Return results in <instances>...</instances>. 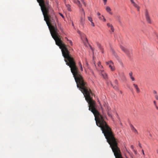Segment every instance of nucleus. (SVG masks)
Instances as JSON below:
<instances>
[{
  "mask_svg": "<svg viewBox=\"0 0 158 158\" xmlns=\"http://www.w3.org/2000/svg\"><path fill=\"white\" fill-rule=\"evenodd\" d=\"M41 7L44 15V20L48 27L51 35L55 41L56 44L61 49L62 54L64 58L66 64L70 68L71 72L73 75L76 82H85L79 71L75 62L70 54V52L66 46L61 40L59 35V31L57 28L55 20L58 23V26L60 28V25L56 16L54 14L53 10L51 9L48 2L44 0H37Z\"/></svg>",
  "mask_w": 158,
  "mask_h": 158,
  "instance_id": "1",
  "label": "nucleus"
},
{
  "mask_svg": "<svg viewBox=\"0 0 158 158\" xmlns=\"http://www.w3.org/2000/svg\"><path fill=\"white\" fill-rule=\"evenodd\" d=\"M95 118L97 125L101 128L115 158H123L120 149L118 146L117 139L115 138L111 128L104 120L103 116H95Z\"/></svg>",
  "mask_w": 158,
  "mask_h": 158,
  "instance_id": "2",
  "label": "nucleus"
},
{
  "mask_svg": "<svg viewBox=\"0 0 158 158\" xmlns=\"http://www.w3.org/2000/svg\"><path fill=\"white\" fill-rule=\"evenodd\" d=\"M80 1L85 6H86L84 0H73L74 3L76 4L80 8V10L82 11V12H81V16L80 20V22L81 25L83 26L85 23V14L83 9L81 7L82 6L81 3Z\"/></svg>",
  "mask_w": 158,
  "mask_h": 158,
  "instance_id": "3",
  "label": "nucleus"
},
{
  "mask_svg": "<svg viewBox=\"0 0 158 158\" xmlns=\"http://www.w3.org/2000/svg\"><path fill=\"white\" fill-rule=\"evenodd\" d=\"M81 36V39L85 44H87L88 43V40L86 35L84 33H81L79 31H77Z\"/></svg>",
  "mask_w": 158,
  "mask_h": 158,
  "instance_id": "4",
  "label": "nucleus"
},
{
  "mask_svg": "<svg viewBox=\"0 0 158 158\" xmlns=\"http://www.w3.org/2000/svg\"><path fill=\"white\" fill-rule=\"evenodd\" d=\"M106 64L107 65H108L109 68L110 69V70L112 71H114L115 70V67L114 66V64L111 61H110L108 62H106Z\"/></svg>",
  "mask_w": 158,
  "mask_h": 158,
  "instance_id": "5",
  "label": "nucleus"
},
{
  "mask_svg": "<svg viewBox=\"0 0 158 158\" xmlns=\"http://www.w3.org/2000/svg\"><path fill=\"white\" fill-rule=\"evenodd\" d=\"M145 16L147 22L149 23H151V20L149 17L148 13L147 10H146V11Z\"/></svg>",
  "mask_w": 158,
  "mask_h": 158,
  "instance_id": "6",
  "label": "nucleus"
},
{
  "mask_svg": "<svg viewBox=\"0 0 158 158\" xmlns=\"http://www.w3.org/2000/svg\"><path fill=\"white\" fill-rule=\"evenodd\" d=\"M131 3L132 4L133 6L137 8L138 11L139 10L140 7L134 2V0H130Z\"/></svg>",
  "mask_w": 158,
  "mask_h": 158,
  "instance_id": "7",
  "label": "nucleus"
},
{
  "mask_svg": "<svg viewBox=\"0 0 158 158\" xmlns=\"http://www.w3.org/2000/svg\"><path fill=\"white\" fill-rule=\"evenodd\" d=\"M133 85L135 88L136 92L137 93H139L140 92V90L138 87V85L135 84H133Z\"/></svg>",
  "mask_w": 158,
  "mask_h": 158,
  "instance_id": "8",
  "label": "nucleus"
},
{
  "mask_svg": "<svg viewBox=\"0 0 158 158\" xmlns=\"http://www.w3.org/2000/svg\"><path fill=\"white\" fill-rule=\"evenodd\" d=\"M101 74L104 79H107V75L103 71H101Z\"/></svg>",
  "mask_w": 158,
  "mask_h": 158,
  "instance_id": "9",
  "label": "nucleus"
},
{
  "mask_svg": "<svg viewBox=\"0 0 158 158\" xmlns=\"http://www.w3.org/2000/svg\"><path fill=\"white\" fill-rule=\"evenodd\" d=\"M131 130L135 133H138L137 130L134 128L133 126L132 125H131Z\"/></svg>",
  "mask_w": 158,
  "mask_h": 158,
  "instance_id": "10",
  "label": "nucleus"
},
{
  "mask_svg": "<svg viewBox=\"0 0 158 158\" xmlns=\"http://www.w3.org/2000/svg\"><path fill=\"white\" fill-rule=\"evenodd\" d=\"M106 10L107 12L109 13L111 15H112V13L111 12V10L109 7L107 6L106 8Z\"/></svg>",
  "mask_w": 158,
  "mask_h": 158,
  "instance_id": "11",
  "label": "nucleus"
},
{
  "mask_svg": "<svg viewBox=\"0 0 158 158\" xmlns=\"http://www.w3.org/2000/svg\"><path fill=\"white\" fill-rule=\"evenodd\" d=\"M97 45L98 48L100 49L101 50V52L102 53H103V48L101 47L100 44L99 43H97Z\"/></svg>",
  "mask_w": 158,
  "mask_h": 158,
  "instance_id": "12",
  "label": "nucleus"
},
{
  "mask_svg": "<svg viewBox=\"0 0 158 158\" xmlns=\"http://www.w3.org/2000/svg\"><path fill=\"white\" fill-rule=\"evenodd\" d=\"M120 48L122 50L124 51L125 52L126 54H127L128 53V50H127L126 48H125L123 47V46H121Z\"/></svg>",
  "mask_w": 158,
  "mask_h": 158,
  "instance_id": "13",
  "label": "nucleus"
},
{
  "mask_svg": "<svg viewBox=\"0 0 158 158\" xmlns=\"http://www.w3.org/2000/svg\"><path fill=\"white\" fill-rule=\"evenodd\" d=\"M132 74H133L131 72L129 73V76L130 77L131 79V80L132 81H134L135 80V78H134V77H133Z\"/></svg>",
  "mask_w": 158,
  "mask_h": 158,
  "instance_id": "14",
  "label": "nucleus"
},
{
  "mask_svg": "<svg viewBox=\"0 0 158 158\" xmlns=\"http://www.w3.org/2000/svg\"><path fill=\"white\" fill-rule=\"evenodd\" d=\"M116 19L117 20H118L119 22H121V18L119 15H117L116 16Z\"/></svg>",
  "mask_w": 158,
  "mask_h": 158,
  "instance_id": "15",
  "label": "nucleus"
},
{
  "mask_svg": "<svg viewBox=\"0 0 158 158\" xmlns=\"http://www.w3.org/2000/svg\"><path fill=\"white\" fill-rule=\"evenodd\" d=\"M66 6L68 10L69 11H71V8H70V5H69V4H66Z\"/></svg>",
  "mask_w": 158,
  "mask_h": 158,
  "instance_id": "16",
  "label": "nucleus"
},
{
  "mask_svg": "<svg viewBox=\"0 0 158 158\" xmlns=\"http://www.w3.org/2000/svg\"><path fill=\"white\" fill-rule=\"evenodd\" d=\"M104 106L105 107H106L108 111L110 109V108L106 104H105V105H104Z\"/></svg>",
  "mask_w": 158,
  "mask_h": 158,
  "instance_id": "17",
  "label": "nucleus"
},
{
  "mask_svg": "<svg viewBox=\"0 0 158 158\" xmlns=\"http://www.w3.org/2000/svg\"><path fill=\"white\" fill-rule=\"evenodd\" d=\"M99 19L100 20H103V19H104V17L103 16H100L98 17Z\"/></svg>",
  "mask_w": 158,
  "mask_h": 158,
  "instance_id": "18",
  "label": "nucleus"
},
{
  "mask_svg": "<svg viewBox=\"0 0 158 158\" xmlns=\"http://www.w3.org/2000/svg\"><path fill=\"white\" fill-rule=\"evenodd\" d=\"M88 19L89 21L90 22L93 21L91 17H88Z\"/></svg>",
  "mask_w": 158,
  "mask_h": 158,
  "instance_id": "19",
  "label": "nucleus"
},
{
  "mask_svg": "<svg viewBox=\"0 0 158 158\" xmlns=\"http://www.w3.org/2000/svg\"><path fill=\"white\" fill-rule=\"evenodd\" d=\"M98 66L100 67L101 68H102V65H101V63L100 61L98 62Z\"/></svg>",
  "mask_w": 158,
  "mask_h": 158,
  "instance_id": "20",
  "label": "nucleus"
},
{
  "mask_svg": "<svg viewBox=\"0 0 158 158\" xmlns=\"http://www.w3.org/2000/svg\"><path fill=\"white\" fill-rule=\"evenodd\" d=\"M153 103H154V105L155 107H156L157 106V103H156V101H154Z\"/></svg>",
  "mask_w": 158,
  "mask_h": 158,
  "instance_id": "21",
  "label": "nucleus"
},
{
  "mask_svg": "<svg viewBox=\"0 0 158 158\" xmlns=\"http://www.w3.org/2000/svg\"><path fill=\"white\" fill-rule=\"evenodd\" d=\"M110 29L111 30V31H112V32H114V27H113V26H111L110 27Z\"/></svg>",
  "mask_w": 158,
  "mask_h": 158,
  "instance_id": "22",
  "label": "nucleus"
},
{
  "mask_svg": "<svg viewBox=\"0 0 158 158\" xmlns=\"http://www.w3.org/2000/svg\"><path fill=\"white\" fill-rule=\"evenodd\" d=\"M107 26L108 27H110L111 26H112V24H110L109 23H107Z\"/></svg>",
  "mask_w": 158,
  "mask_h": 158,
  "instance_id": "23",
  "label": "nucleus"
},
{
  "mask_svg": "<svg viewBox=\"0 0 158 158\" xmlns=\"http://www.w3.org/2000/svg\"><path fill=\"white\" fill-rule=\"evenodd\" d=\"M91 25L93 27H94V23L93 22V21L91 22Z\"/></svg>",
  "mask_w": 158,
  "mask_h": 158,
  "instance_id": "24",
  "label": "nucleus"
},
{
  "mask_svg": "<svg viewBox=\"0 0 158 158\" xmlns=\"http://www.w3.org/2000/svg\"><path fill=\"white\" fill-rule=\"evenodd\" d=\"M155 97L157 100H158V95H155Z\"/></svg>",
  "mask_w": 158,
  "mask_h": 158,
  "instance_id": "25",
  "label": "nucleus"
},
{
  "mask_svg": "<svg viewBox=\"0 0 158 158\" xmlns=\"http://www.w3.org/2000/svg\"><path fill=\"white\" fill-rule=\"evenodd\" d=\"M103 1L104 2V5H106L107 2V0H103Z\"/></svg>",
  "mask_w": 158,
  "mask_h": 158,
  "instance_id": "26",
  "label": "nucleus"
},
{
  "mask_svg": "<svg viewBox=\"0 0 158 158\" xmlns=\"http://www.w3.org/2000/svg\"><path fill=\"white\" fill-rule=\"evenodd\" d=\"M107 114L109 116L111 117V115L109 113V112H107Z\"/></svg>",
  "mask_w": 158,
  "mask_h": 158,
  "instance_id": "27",
  "label": "nucleus"
},
{
  "mask_svg": "<svg viewBox=\"0 0 158 158\" xmlns=\"http://www.w3.org/2000/svg\"><path fill=\"white\" fill-rule=\"evenodd\" d=\"M97 15L98 16H99L101 15V14L99 12H98V13H97Z\"/></svg>",
  "mask_w": 158,
  "mask_h": 158,
  "instance_id": "28",
  "label": "nucleus"
},
{
  "mask_svg": "<svg viewBox=\"0 0 158 158\" xmlns=\"http://www.w3.org/2000/svg\"><path fill=\"white\" fill-rule=\"evenodd\" d=\"M153 94H155L156 95H157L156 94H157V92L156 91H153Z\"/></svg>",
  "mask_w": 158,
  "mask_h": 158,
  "instance_id": "29",
  "label": "nucleus"
},
{
  "mask_svg": "<svg viewBox=\"0 0 158 158\" xmlns=\"http://www.w3.org/2000/svg\"><path fill=\"white\" fill-rule=\"evenodd\" d=\"M69 43H70V44H71V45H72V41H71V40H69Z\"/></svg>",
  "mask_w": 158,
  "mask_h": 158,
  "instance_id": "30",
  "label": "nucleus"
},
{
  "mask_svg": "<svg viewBox=\"0 0 158 158\" xmlns=\"http://www.w3.org/2000/svg\"><path fill=\"white\" fill-rule=\"evenodd\" d=\"M113 88L115 89H118V87L117 86H115L113 87Z\"/></svg>",
  "mask_w": 158,
  "mask_h": 158,
  "instance_id": "31",
  "label": "nucleus"
},
{
  "mask_svg": "<svg viewBox=\"0 0 158 158\" xmlns=\"http://www.w3.org/2000/svg\"><path fill=\"white\" fill-rule=\"evenodd\" d=\"M59 14H60V15L63 18H64V16L62 14H61L60 13Z\"/></svg>",
  "mask_w": 158,
  "mask_h": 158,
  "instance_id": "32",
  "label": "nucleus"
},
{
  "mask_svg": "<svg viewBox=\"0 0 158 158\" xmlns=\"http://www.w3.org/2000/svg\"><path fill=\"white\" fill-rule=\"evenodd\" d=\"M131 149H133L134 148V146L133 145H131Z\"/></svg>",
  "mask_w": 158,
  "mask_h": 158,
  "instance_id": "33",
  "label": "nucleus"
},
{
  "mask_svg": "<svg viewBox=\"0 0 158 158\" xmlns=\"http://www.w3.org/2000/svg\"><path fill=\"white\" fill-rule=\"evenodd\" d=\"M114 82L115 83V84H117V83H118V82H117V80H115L114 81Z\"/></svg>",
  "mask_w": 158,
  "mask_h": 158,
  "instance_id": "34",
  "label": "nucleus"
},
{
  "mask_svg": "<svg viewBox=\"0 0 158 158\" xmlns=\"http://www.w3.org/2000/svg\"><path fill=\"white\" fill-rule=\"evenodd\" d=\"M79 66H80V67H81V66H82V65H81V63L79 62Z\"/></svg>",
  "mask_w": 158,
  "mask_h": 158,
  "instance_id": "35",
  "label": "nucleus"
},
{
  "mask_svg": "<svg viewBox=\"0 0 158 158\" xmlns=\"http://www.w3.org/2000/svg\"><path fill=\"white\" fill-rule=\"evenodd\" d=\"M142 153H143V155H144V151L143 150H142Z\"/></svg>",
  "mask_w": 158,
  "mask_h": 158,
  "instance_id": "36",
  "label": "nucleus"
},
{
  "mask_svg": "<svg viewBox=\"0 0 158 158\" xmlns=\"http://www.w3.org/2000/svg\"><path fill=\"white\" fill-rule=\"evenodd\" d=\"M103 21L105 22L106 21V19L104 17V19H103Z\"/></svg>",
  "mask_w": 158,
  "mask_h": 158,
  "instance_id": "37",
  "label": "nucleus"
},
{
  "mask_svg": "<svg viewBox=\"0 0 158 158\" xmlns=\"http://www.w3.org/2000/svg\"><path fill=\"white\" fill-rule=\"evenodd\" d=\"M139 145L140 147L141 148V144L140 143H139Z\"/></svg>",
  "mask_w": 158,
  "mask_h": 158,
  "instance_id": "38",
  "label": "nucleus"
},
{
  "mask_svg": "<svg viewBox=\"0 0 158 158\" xmlns=\"http://www.w3.org/2000/svg\"><path fill=\"white\" fill-rule=\"evenodd\" d=\"M81 68V71H83V68H82V66H81V67H80Z\"/></svg>",
  "mask_w": 158,
  "mask_h": 158,
  "instance_id": "39",
  "label": "nucleus"
},
{
  "mask_svg": "<svg viewBox=\"0 0 158 158\" xmlns=\"http://www.w3.org/2000/svg\"><path fill=\"white\" fill-rule=\"evenodd\" d=\"M65 38L67 41H69V40L67 37H65Z\"/></svg>",
  "mask_w": 158,
  "mask_h": 158,
  "instance_id": "40",
  "label": "nucleus"
},
{
  "mask_svg": "<svg viewBox=\"0 0 158 158\" xmlns=\"http://www.w3.org/2000/svg\"><path fill=\"white\" fill-rule=\"evenodd\" d=\"M134 153H135V154H136V151L134 150Z\"/></svg>",
  "mask_w": 158,
  "mask_h": 158,
  "instance_id": "41",
  "label": "nucleus"
},
{
  "mask_svg": "<svg viewBox=\"0 0 158 158\" xmlns=\"http://www.w3.org/2000/svg\"><path fill=\"white\" fill-rule=\"evenodd\" d=\"M120 93L121 94H122V91H120Z\"/></svg>",
  "mask_w": 158,
  "mask_h": 158,
  "instance_id": "42",
  "label": "nucleus"
},
{
  "mask_svg": "<svg viewBox=\"0 0 158 158\" xmlns=\"http://www.w3.org/2000/svg\"><path fill=\"white\" fill-rule=\"evenodd\" d=\"M111 85L112 86H113V85H112V83H111Z\"/></svg>",
  "mask_w": 158,
  "mask_h": 158,
  "instance_id": "43",
  "label": "nucleus"
}]
</instances>
